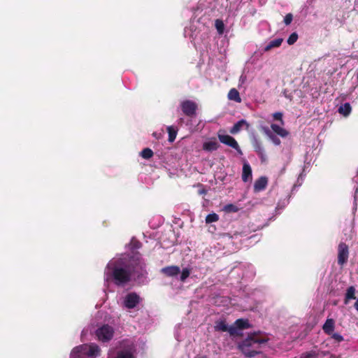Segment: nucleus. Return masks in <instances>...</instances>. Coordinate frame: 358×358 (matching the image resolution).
I'll return each mask as SVG.
<instances>
[{
  "instance_id": "42",
  "label": "nucleus",
  "mask_w": 358,
  "mask_h": 358,
  "mask_svg": "<svg viewBox=\"0 0 358 358\" xmlns=\"http://www.w3.org/2000/svg\"><path fill=\"white\" fill-rule=\"evenodd\" d=\"M234 149L237 151V152H238V155H243V152H242V150H241V148H240V147H239V145H238V148H234Z\"/></svg>"
},
{
  "instance_id": "33",
  "label": "nucleus",
  "mask_w": 358,
  "mask_h": 358,
  "mask_svg": "<svg viewBox=\"0 0 358 358\" xmlns=\"http://www.w3.org/2000/svg\"><path fill=\"white\" fill-rule=\"evenodd\" d=\"M297 39H298V34L296 32H293L292 34H290V36L287 38V42L289 45H293L294 43H295L296 42Z\"/></svg>"
},
{
  "instance_id": "29",
  "label": "nucleus",
  "mask_w": 358,
  "mask_h": 358,
  "mask_svg": "<svg viewBox=\"0 0 358 358\" xmlns=\"http://www.w3.org/2000/svg\"><path fill=\"white\" fill-rule=\"evenodd\" d=\"M215 28L219 34H222L224 31V24L222 20H216L215 22Z\"/></svg>"
},
{
  "instance_id": "6",
  "label": "nucleus",
  "mask_w": 358,
  "mask_h": 358,
  "mask_svg": "<svg viewBox=\"0 0 358 358\" xmlns=\"http://www.w3.org/2000/svg\"><path fill=\"white\" fill-rule=\"evenodd\" d=\"M135 346L131 341H124L121 350L117 352L116 357L111 351H109L108 358H134Z\"/></svg>"
},
{
  "instance_id": "37",
  "label": "nucleus",
  "mask_w": 358,
  "mask_h": 358,
  "mask_svg": "<svg viewBox=\"0 0 358 358\" xmlns=\"http://www.w3.org/2000/svg\"><path fill=\"white\" fill-rule=\"evenodd\" d=\"M273 117L274 120H279L282 124H284V121L282 120V113L280 112H275L273 114Z\"/></svg>"
},
{
  "instance_id": "19",
  "label": "nucleus",
  "mask_w": 358,
  "mask_h": 358,
  "mask_svg": "<svg viewBox=\"0 0 358 358\" xmlns=\"http://www.w3.org/2000/svg\"><path fill=\"white\" fill-rule=\"evenodd\" d=\"M335 328V322L331 318H327L323 324L322 329L327 335H331L334 332Z\"/></svg>"
},
{
  "instance_id": "25",
  "label": "nucleus",
  "mask_w": 358,
  "mask_h": 358,
  "mask_svg": "<svg viewBox=\"0 0 358 358\" xmlns=\"http://www.w3.org/2000/svg\"><path fill=\"white\" fill-rule=\"evenodd\" d=\"M228 99L237 103L241 101L239 92L235 88L231 89L228 93Z\"/></svg>"
},
{
  "instance_id": "30",
  "label": "nucleus",
  "mask_w": 358,
  "mask_h": 358,
  "mask_svg": "<svg viewBox=\"0 0 358 358\" xmlns=\"http://www.w3.org/2000/svg\"><path fill=\"white\" fill-rule=\"evenodd\" d=\"M219 219L218 215L216 213H210L206 217V222L209 224L217 221Z\"/></svg>"
},
{
  "instance_id": "23",
  "label": "nucleus",
  "mask_w": 358,
  "mask_h": 358,
  "mask_svg": "<svg viewBox=\"0 0 358 358\" xmlns=\"http://www.w3.org/2000/svg\"><path fill=\"white\" fill-rule=\"evenodd\" d=\"M338 111L344 117H348L352 111V107L349 103H345L339 106Z\"/></svg>"
},
{
  "instance_id": "28",
  "label": "nucleus",
  "mask_w": 358,
  "mask_h": 358,
  "mask_svg": "<svg viewBox=\"0 0 358 358\" xmlns=\"http://www.w3.org/2000/svg\"><path fill=\"white\" fill-rule=\"evenodd\" d=\"M140 155L145 159H149L153 156V152L150 148H144L140 153Z\"/></svg>"
},
{
  "instance_id": "35",
  "label": "nucleus",
  "mask_w": 358,
  "mask_h": 358,
  "mask_svg": "<svg viewBox=\"0 0 358 358\" xmlns=\"http://www.w3.org/2000/svg\"><path fill=\"white\" fill-rule=\"evenodd\" d=\"M289 203V199H285L282 201H279L276 206V210H282Z\"/></svg>"
},
{
  "instance_id": "32",
  "label": "nucleus",
  "mask_w": 358,
  "mask_h": 358,
  "mask_svg": "<svg viewBox=\"0 0 358 358\" xmlns=\"http://www.w3.org/2000/svg\"><path fill=\"white\" fill-rule=\"evenodd\" d=\"M189 274L190 271L187 268H183L182 271L179 274L180 280L184 282L189 277Z\"/></svg>"
},
{
  "instance_id": "18",
  "label": "nucleus",
  "mask_w": 358,
  "mask_h": 358,
  "mask_svg": "<svg viewBox=\"0 0 358 358\" xmlns=\"http://www.w3.org/2000/svg\"><path fill=\"white\" fill-rule=\"evenodd\" d=\"M252 178V169L248 162H245L243 166L242 180L246 182Z\"/></svg>"
},
{
  "instance_id": "5",
  "label": "nucleus",
  "mask_w": 358,
  "mask_h": 358,
  "mask_svg": "<svg viewBox=\"0 0 358 358\" xmlns=\"http://www.w3.org/2000/svg\"><path fill=\"white\" fill-rule=\"evenodd\" d=\"M120 300V305L122 308L125 310H131L138 306L142 301V298L136 292H129L122 296Z\"/></svg>"
},
{
  "instance_id": "9",
  "label": "nucleus",
  "mask_w": 358,
  "mask_h": 358,
  "mask_svg": "<svg viewBox=\"0 0 358 358\" xmlns=\"http://www.w3.org/2000/svg\"><path fill=\"white\" fill-rule=\"evenodd\" d=\"M243 271L242 278H252L255 275V268L252 264H245L234 266L230 272V275Z\"/></svg>"
},
{
  "instance_id": "40",
  "label": "nucleus",
  "mask_w": 358,
  "mask_h": 358,
  "mask_svg": "<svg viewBox=\"0 0 358 358\" xmlns=\"http://www.w3.org/2000/svg\"><path fill=\"white\" fill-rule=\"evenodd\" d=\"M257 155L260 158L262 162H265L266 161L267 157H266L265 150L262 151L259 153H257Z\"/></svg>"
},
{
  "instance_id": "22",
  "label": "nucleus",
  "mask_w": 358,
  "mask_h": 358,
  "mask_svg": "<svg viewBox=\"0 0 358 358\" xmlns=\"http://www.w3.org/2000/svg\"><path fill=\"white\" fill-rule=\"evenodd\" d=\"M355 292V288L353 286H350L347 289L344 299L345 304H348L350 300L356 299Z\"/></svg>"
},
{
  "instance_id": "4",
  "label": "nucleus",
  "mask_w": 358,
  "mask_h": 358,
  "mask_svg": "<svg viewBox=\"0 0 358 358\" xmlns=\"http://www.w3.org/2000/svg\"><path fill=\"white\" fill-rule=\"evenodd\" d=\"M259 128L275 145H280L281 143V141L277 136L285 138L289 134L285 129L276 124H271V129L263 124L260 125Z\"/></svg>"
},
{
  "instance_id": "1",
  "label": "nucleus",
  "mask_w": 358,
  "mask_h": 358,
  "mask_svg": "<svg viewBox=\"0 0 358 358\" xmlns=\"http://www.w3.org/2000/svg\"><path fill=\"white\" fill-rule=\"evenodd\" d=\"M141 246V243L132 238L130 243L126 245L130 252L117 255L109 261L104 269V292L109 289L111 283L124 286L131 278L143 275L145 264L140 253L136 251Z\"/></svg>"
},
{
  "instance_id": "3",
  "label": "nucleus",
  "mask_w": 358,
  "mask_h": 358,
  "mask_svg": "<svg viewBox=\"0 0 358 358\" xmlns=\"http://www.w3.org/2000/svg\"><path fill=\"white\" fill-rule=\"evenodd\" d=\"M101 349L95 343L83 344L75 347L71 354L70 358H83L85 355L90 357H96L100 356Z\"/></svg>"
},
{
  "instance_id": "46",
  "label": "nucleus",
  "mask_w": 358,
  "mask_h": 358,
  "mask_svg": "<svg viewBox=\"0 0 358 358\" xmlns=\"http://www.w3.org/2000/svg\"><path fill=\"white\" fill-rule=\"evenodd\" d=\"M203 358H206V357H203Z\"/></svg>"
},
{
  "instance_id": "26",
  "label": "nucleus",
  "mask_w": 358,
  "mask_h": 358,
  "mask_svg": "<svg viewBox=\"0 0 358 358\" xmlns=\"http://www.w3.org/2000/svg\"><path fill=\"white\" fill-rule=\"evenodd\" d=\"M167 131L169 134V141L172 143L176 140L178 130L173 126L167 127Z\"/></svg>"
},
{
  "instance_id": "16",
  "label": "nucleus",
  "mask_w": 358,
  "mask_h": 358,
  "mask_svg": "<svg viewBox=\"0 0 358 358\" xmlns=\"http://www.w3.org/2000/svg\"><path fill=\"white\" fill-rule=\"evenodd\" d=\"M244 127H245V129H248L250 127V124L247 122L246 120L242 119L236 122L230 129L229 131L232 134H236L238 133Z\"/></svg>"
},
{
  "instance_id": "24",
  "label": "nucleus",
  "mask_w": 358,
  "mask_h": 358,
  "mask_svg": "<svg viewBox=\"0 0 358 358\" xmlns=\"http://www.w3.org/2000/svg\"><path fill=\"white\" fill-rule=\"evenodd\" d=\"M252 145L257 154L264 151V148L261 141L255 136H253L252 138Z\"/></svg>"
},
{
  "instance_id": "11",
  "label": "nucleus",
  "mask_w": 358,
  "mask_h": 358,
  "mask_svg": "<svg viewBox=\"0 0 358 358\" xmlns=\"http://www.w3.org/2000/svg\"><path fill=\"white\" fill-rule=\"evenodd\" d=\"M215 329L218 331L228 332L231 336H235L236 331L234 328L229 326L224 320H218L215 322Z\"/></svg>"
},
{
  "instance_id": "45",
  "label": "nucleus",
  "mask_w": 358,
  "mask_h": 358,
  "mask_svg": "<svg viewBox=\"0 0 358 358\" xmlns=\"http://www.w3.org/2000/svg\"><path fill=\"white\" fill-rule=\"evenodd\" d=\"M357 78L358 80V70H357Z\"/></svg>"
},
{
  "instance_id": "8",
  "label": "nucleus",
  "mask_w": 358,
  "mask_h": 358,
  "mask_svg": "<svg viewBox=\"0 0 358 358\" xmlns=\"http://www.w3.org/2000/svg\"><path fill=\"white\" fill-rule=\"evenodd\" d=\"M180 108L185 115L192 117L196 114L198 106L192 100H184L180 103Z\"/></svg>"
},
{
  "instance_id": "27",
  "label": "nucleus",
  "mask_w": 358,
  "mask_h": 358,
  "mask_svg": "<svg viewBox=\"0 0 358 358\" xmlns=\"http://www.w3.org/2000/svg\"><path fill=\"white\" fill-rule=\"evenodd\" d=\"M183 328L182 327V324H178V325L176 326L175 327V333H174V336H175V338L178 341H180L182 340L183 338V336L181 334V330Z\"/></svg>"
},
{
  "instance_id": "21",
  "label": "nucleus",
  "mask_w": 358,
  "mask_h": 358,
  "mask_svg": "<svg viewBox=\"0 0 358 358\" xmlns=\"http://www.w3.org/2000/svg\"><path fill=\"white\" fill-rule=\"evenodd\" d=\"M218 146L219 145L215 140L208 141L203 143V149L208 152H212L216 150L218 148Z\"/></svg>"
},
{
  "instance_id": "39",
  "label": "nucleus",
  "mask_w": 358,
  "mask_h": 358,
  "mask_svg": "<svg viewBox=\"0 0 358 358\" xmlns=\"http://www.w3.org/2000/svg\"><path fill=\"white\" fill-rule=\"evenodd\" d=\"M293 20V15L291 13L287 14L284 17V23L286 25H289Z\"/></svg>"
},
{
  "instance_id": "10",
  "label": "nucleus",
  "mask_w": 358,
  "mask_h": 358,
  "mask_svg": "<svg viewBox=\"0 0 358 358\" xmlns=\"http://www.w3.org/2000/svg\"><path fill=\"white\" fill-rule=\"evenodd\" d=\"M349 255L348 247L345 243H341L338 245V263L339 265H343L348 260Z\"/></svg>"
},
{
  "instance_id": "12",
  "label": "nucleus",
  "mask_w": 358,
  "mask_h": 358,
  "mask_svg": "<svg viewBox=\"0 0 358 358\" xmlns=\"http://www.w3.org/2000/svg\"><path fill=\"white\" fill-rule=\"evenodd\" d=\"M197 24L199 22H195L194 20L190 22L189 27H185L184 29V36L185 38H194L197 36Z\"/></svg>"
},
{
  "instance_id": "44",
  "label": "nucleus",
  "mask_w": 358,
  "mask_h": 358,
  "mask_svg": "<svg viewBox=\"0 0 358 358\" xmlns=\"http://www.w3.org/2000/svg\"><path fill=\"white\" fill-rule=\"evenodd\" d=\"M310 357V355L309 354H308V355H304V357H305V358H308V357Z\"/></svg>"
},
{
  "instance_id": "2",
  "label": "nucleus",
  "mask_w": 358,
  "mask_h": 358,
  "mask_svg": "<svg viewBox=\"0 0 358 358\" xmlns=\"http://www.w3.org/2000/svg\"><path fill=\"white\" fill-rule=\"evenodd\" d=\"M268 341L266 337H261L255 333L249 335L239 344L241 352L247 357H252L261 352L262 344Z\"/></svg>"
},
{
  "instance_id": "14",
  "label": "nucleus",
  "mask_w": 358,
  "mask_h": 358,
  "mask_svg": "<svg viewBox=\"0 0 358 358\" xmlns=\"http://www.w3.org/2000/svg\"><path fill=\"white\" fill-rule=\"evenodd\" d=\"M218 138L222 143L227 145L232 148H238L237 141L231 136L219 134Z\"/></svg>"
},
{
  "instance_id": "36",
  "label": "nucleus",
  "mask_w": 358,
  "mask_h": 358,
  "mask_svg": "<svg viewBox=\"0 0 358 358\" xmlns=\"http://www.w3.org/2000/svg\"><path fill=\"white\" fill-rule=\"evenodd\" d=\"M303 177H304V176L303 175V173H301L299 176V178L297 179V184H295L293 186L292 192L294 191L295 189H296V188H298L299 187H300L301 185L302 181L303 180Z\"/></svg>"
},
{
  "instance_id": "41",
  "label": "nucleus",
  "mask_w": 358,
  "mask_h": 358,
  "mask_svg": "<svg viewBox=\"0 0 358 358\" xmlns=\"http://www.w3.org/2000/svg\"><path fill=\"white\" fill-rule=\"evenodd\" d=\"M152 136L156 138V139H160L162 138V134L161 132H154L152 134Z\"/></svg>"
},
{
  "instance_id": "17",
  "label": "nucleus",
  "mask_w": 358,
  "mask_h": 358,
  "mask_svg": "<svg viewBox=\"0 0 358 358\" xmlns=\"http://www.w3.org/2000/svg\"><path fill=\"white\" fill-rule=\"evenodd\" d=\"M268 184L267 178L262 176L258 178L254 184V190L255 192H259L264 190Z\"/></svg>"
},
{
  "instance_id": "31",
  "label": "nucleus",
  "mask_w": 358,
  "mask_h": 358,
  "mask_svg": "<svg viewBox=\"0 0 358 358\" xmlns=\"http://www.w3.org/2000/svg\"><path fill=\"white\" fill-rule=\"evenodd\" d=\"M224 210L226 212H229V213H236L238 210V208L236 206L230 203V204L225 205L224 206Z\"/></svg>"
},
{
  "instance_id": "34",
  "label": "nucleus",
  "mask_w": 358,
  "mask_h": 358,
  "mask_svg": "<svg viewBox=\"0 0 358 358\" xmlns=\"http://www.w3.org/2000/svg\"><path fill=\"white\" fill-rule=\"evenodd\" d=\"M330 336L334 340H335L338 343H341L344 341L343 336L338 333L333 332L332 334H331Z\"/></svg>"
},
{
  "instance_id": "13",
  "label": "nucleus",
  "mask_w": 358,
  "mask_h": 358,
  "mask_svg": "<svg viewBox=\"0 0 358 358\" xmlns=\"http://www.w3.org/2000/svg\"><path fill=\"white\" fill-rule=\"evenodd\" d=\"M231 327L234 328L236 331L235 335H240L243 330L250 327V324L248 320L241 318L236 320Z\"/></svg>"
},
{
  "instance_id": "7",
  "label": "nucleus",
  "mask_w": 358,
  "mask_h": 358,
  "mask_svg": "<svg viewBox=\"0 0 358 358\" xmlns=\"http://www.w3.org/2000/svg\"><path fill=\"white\" fill-rule=\"evenodd\" d=\"M113 334L114 329L108 324H104L98 328L96 331V336L98 339L103 343L110 341L113 337Z\"/></svg>"
},
{
  "instance_id": "38",
  "label": "nucleus",
  "mask_w": 358,
  "mask_h": 358,
  "mask_svg": "<svg viewBox=\"0 0 358 358\" xmlns=\"http://www.w3.org/2000/svg\"><path fill=\"white\" fill-rule=\"evenodd\" d=\"M358 192V186L356 188L355 195H354V202H353V208L352 211L355 213L357 209V193Z\"/></svg>"
},
{
  "instance_id": "43",
  "label": "nucleus",
  "mask_w": 358,
  "mask_h": 358,
  "mask_svg": "<svg viewBox=\"0 0 358 358\" xmlns=\"http://www.w3.org/2000/svg\"><path fill=\"white\" fill-rule=\"evenodd\" d=\"M355 308L356 309V310L358 312V298L356 300V302L355 303Z\"/></svg>"
},
{
  "instance_id": "15",
  "label": "nucleus",
  "mask_w": 358,
  "mask_h": 358,
  "mask_svg": "<svg viewBox=\"0 0 358 358\" xmlns=\"http://www.w3.org/2000/svg\"><path fill=\"white\" fill-rule=\"evenodd\" d=\"M161 272L168 277L175 278L179 275L180 269L177 266H171L162 268Z\"/></svg>"
},
{
  "instance_id": "20",
  "label": "nucleus",
  "mask_w": 358,
  "mask_h": 358,
  "mask_svg": "<svg viewBox=\"0 0 358 358\" xmlns=\"http://www.w3.org/2000/svg\"><path fill=\"white\" fill-rule=\"evenodd\" d=\"M283 42V39L282 38H277L271 41H269L266 45L264 47V50L265 52H268L273 48H278L281 45Z\"/></svg>"
}]
</instances>
